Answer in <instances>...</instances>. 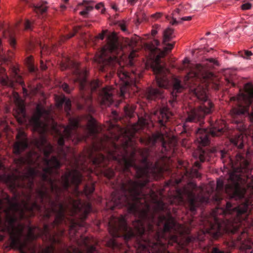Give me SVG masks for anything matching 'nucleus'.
Instances as JSON below:
<instances>
[{
	"label": "nucleus",
	"instance_id": "obj_16",
	"mask_svg": "<svg viewBox=\"0 0 253 253\" xmlns=\"http://www.w3.org/2000/svg\"><path fill=\"white\" fill-rule=\"evenodd\" d=\"M118 76L122 81L120 86V96H124L126 91V86L135 85L136 83V74L135 72L128 73L123 69L118 71Z\"/></svg>",
	"mask_w": 253,
	"mask_h": 253
},
{
	"label": "nucleus",
	"instance_id": "obj_59",
	"mask_svg": "<svg viewBox=\"0 0 253 253\" xmlns=\"http://www.w3.org/2000/svg\"><path fill=\"white\" fill-rule=\"evenodd\" d=\"M248 117L251 122L253 124V111L250 114L248 113Z\"/></svg>",
	"mask_w": 253,
	"mask_h": 253
},
{
	"label": "nucleus",
	"instance_id": "obj_30",
	"mask_svg": "<svg viewBox=\"0 0 253 253\" xmlns=\"http://www.w3.org/2000/svg\"><path fill=\"white\" fill-rule=\"evenodd\" d=\"M63 104H64V109L65 111L68 113L69 111L70 110L71 106V101L69 99L64 97L62 98L58 103V106H61Z\"/></svg>",
	"mask_w": 253,
	"mask_h": 253
},
{
	"label": "nucleus",
	"instance_id": "obj_31",
	"mask_svg": "<svg viewBox=\"0 0 253 253\" xmlns=\"http://www.w3.org/2000/svg\"><path fill=\"white\" fill-rule=\"evenodd\" d=\"M231 142L234 144V145L237 146L238 148L242 149L243 147V143L241 135H239L237 137L231 139Z\"/></svg>",
	"mask_w": 253,
	"mask_h": 253
},
{
	"label": "nucleus",
	"instance_id": "obj_56",
	"mask_svg": "<svg viewBox=\"0 0 253 253\" xmlns=\"http://www.w3.org/2000/svg\"><path fill=\"white\" fill-rule=\"evenodd\" d=\"M9 43L11 46L14 47L16 44L15 40L14 38L10 37L9 39Z\"/></svg>",
	"mask_w": 253,
	"mask_h": 253
},
{
	"label": "nucleus",
	"instance_id": "obj_57",
	"mask_svg": "<svg viewBox=\"0 0 253 253\" xmlns=\"http://www.w3.org/2000/svg\"><path fill=\"white\" fill-rule=\"evenodd\" d=\"M81 97L82 98L84 99L86 101H88L91 100L90 95H88L86 97H85L84 95L82 92L81 93Z\"/></svg>",
	"mask_w": 253,
	"mask_h": 253
},
{
	"label": "nucleus",
	"instance_id": "obj_8",
	"mask_svg": "<svg viewBox=\"0 0 253 253\" xmlns=\"http://www.w3.org/2000/svg\"><path fill=\"white\" fill-rule=\"evenodd\" d=\"M119 50H121V46L118 37L115 33L113 32L107 37V44L94 57L95 61L99 64L98 68L100 71H105V66L113 65L118 62L117 57L111 55V53Z\"/></svg>",
	"mask_w": 253,
	"mask_h": 253
},
{
	"label": "nucleus",
	"instance_id": "obj_38",
	"mask_svg": "<svg viewBox=\"0 0 253 253\" xmlns=\"http://www.w3.org/2000/svg\"><path fill=\"white\" fill-rule=\"evenodd\" d=\"M152 42L154 45L153 46H149V49L152 51H154L157 49V46L159 45L160 43L157 40H154Z\"/></svg>",
	"mask_w": 253,
	"mask_h": 253
},
{
	"label": "nucleus",
	"instance_id": "obj_45",
	"mask_svg": "<svg viewBox=\"0 0 253 253\" xmlns=\"http://www.w3.org/2000/svg\"><path fill=\"white\" fill-rule=\"evenodd\" d=\"M61 87L64 90V91H65L66 92H67L68 93H70L71 91V89H70L69 88V86H68V84H67L66 83L63 84L61 85Z\"/></svg>",
	"mask_w": 253,
	"mask_h": 253
},
{
	"label": "nucleus",
	"instance_id": "obj_28",
	"mask_svg": "<svg viewBox=\"0 0 253 253\" xmlns=\"http://www.w3.org/2000/svg\"><path fill=\"white\" fill-rule=\"evenodd\" d=\"M84 244L87 253H98L96 247L94 245H89V239L87 237L84 238Z\"/></svg>",
	"mask_w": 253,
	"mask_h": 253
},
{
	"label": "nucleus",
	"instance_id": "obj_39",
	"mask_svg": "<svg viewBox=\"0 0 253 253\" xmlns=\"http://www.w3.org/2000/svg\"><path fill=\"white\" fill-rule=\"evenodd\" d=\"M223 187V182L222 180L218 179L216 182V190L217 192H219L221 190H222Z\"/></svg>",
	"mask_w": 253,
	"mask_h": 253
},
{
	"label": "nucleus",
	"instance_id": "obj_13",
	"mask_svg": "<svg viewBox=\"0 0 253 253\" xmlns=\"http://www.w3.org/2000/svg\"><path fill=\"white\" fill-rule=\"evenodd\" d=\"M50 111L45 109L42 106L38 105L36 110L30 119V123L34 126L35 130L43 131L46 126L45 122H42L40 119L42 118L46 121L49 116Z\"/></svg>",
	"mask_w": 253,
	"mask_h": 253
},
{
	"label": "nucleus",
	"instance_id": "obj_32",
	"mask_svg": "<svg viewBox=\"0 0 253 253\" xmlns=\"http://www.w3.org/2000/svg\"><path fill=\"white\" fill-rule=\"evenodd\" d=\"M180 10L179 8L176 9L172 14V21L170 22L172 25L181 23V21L177 20V15L179 14Z\"/></svg>",
	"mask_w": 253,
	"mask_h": 253
},
{
	"label": "nucleus",
	"instance_id": "obj_9",
	"mask_svg": "<svg viewBox=\"0 0 253 253\" xmlns=\"http://www.w3.org/2000/svg\"><path fill=\"white\" fill-rule=\"evenodd\" d=\"M194 93L199 100L203 101L204 104L196 109L191 110L188 113L186 122H201L205 116L212 112L213 104L212 102L207 100L206 90L201 86H198L194 90Z\"/></svg>",
	"mask_w": 253,
	"mask_h": 253
},
{
	"label": "nucleus",
	"instance_id": "obj_29",
	"mask_svg": "<svg viewBox=\"0 0 253 253\" xmlns=\"http://www.w3.org/2000/svg\"><path fill=\"white\" fill-rule=\"evenodd\" d=\"M46 1H41L40 3L34 5V11L37 13L42 14L47 11V7L44 5L46 4Z\"/></svg>",
	"mask_w": 253,
	"mask_h": 253
},
{
	"label": "nucleus",
	"instance_id": "obj_33",
	"mask_svg": "<svg viewBox=\"0 0 253 253\" xmlns=\"http://www.w3.org/2000/svg\"><path fill=\"white\" fill-rule=\"evenodd\" d=\"M101 172L103 173L104 175L108 178H112L114 175L113 170L110 169H101Z\"/></svg>",
	"mask_w": 253,
	"mask_h": 253
},
{
	"label": "nucleus",
	"instance_id": "obj_47",
	"mask_svg": "<svg viewBox=\"0 0 253 253\" xmlns=\"http://www.w3.org/2000/svg\"><path fill=\"white\" fill-rule=\"evenodd\" d=\"M31 60H32V57H29L28 58V64H29V70H30V72H34V70H35L34 67L32 65V64L31 63Z\"/></svg>",
	"mask_w": 253,
	"mask_h": 253
},
{
	"label": "nucleus",
	"instance_id": "obj_42",
	"mask_svg": "<svg viewBox=\"0 0 253 253\" xmlns=\"http://www.w3.org/2000/svg\"><path fill=\"white\" fill-rule=\"evenodd\" d=\"M112 220H114L113 221H116V220H114L116 219V218L114 215L112 216ZM126 220H127V218H126V215L121 214L120 215L119 218H118L117 221H121V222L126 221Z\"/></svg>",
	"mask_w": 253,
	"mask_h": 253
},
{
	"label": "nucleus",
	"instance_id": "obj_11",
	"mask_svg": "<svg viewBox=\"0 0 253 253\" xmlns=\"http://www.w3.org/2000/svg\"><path fill=\"white\" fill-rule=\"evenodd\" d=\"M79 120L77 118H70L69 124L66 127L64 128L63 134L58 140L59 145L62 146L64 144V139H72L76 143L81 140L76 129L78 127Z\"/></svg>",
	"mask_w": 253,
	"mask_h": 253
},
{
	"label": "nucleus",
	"instance_id": "obj_2",
	"mask_svg": "<svg viewBox=\"0 0 253 253\" xmlns=\"http://www.w3.org/2000/svg\"><path fill=\"white\" fill-rule=\"evenodd\" d=\"M134 132L125 137L121 146L117 145L108 136H104L100 143L94 144L88 150L87 155L92 159L93 164L98 167H105L108 164L109 160L117 161L121 166L124 171L133 167L138 178L143 180L132 181L126 180L119 182L115 186V191L111 195V202L106 204V209L114 210L115 207L120 208L128 206V211L136 214L142 219L149 218L150 206L153 204L154 211H162L165 204L161 200V193H157L150 190L148 194H144V186L149 178H154L163 171L169 169L167 163L169 159L162 157L154 164L147 161L149 152L148 149H139L138 152L142 157L141 166L135 165V151L132 150L128 154L127 147L132 144V138Z\"/></svg>",
	"mask_w": 253,
	"mask_h": 253
},
{
	"label": "nucleus",
	"instance_id": "obj_18",
	"mask_svg": "<svg viewBox=\"0 0 253 253\" xmlns=\"http://www.w3.org/2000/svg\"><path fill=\"white\" fill-rule=\"evenodd\" d=\"M5 69L4 68L0 69V83L2 85H7L10 87H13L14 83H19L23 84L24 82L22 80L21 77L17 74L15 72L12 77V79H9L7 75H4Z\"/></svg>",
	"mask_w": 253,
	"mask_h": 253
},
{
	"label": "nucleus",
	"instance_id": "obj_3",
	"mask_svg": "<svg viewBox=\"0 0 253 253\" xmlns=\"http://www.w3.org/2000/svg\"><path fill=\"white\" fill-rule=\"evenodd\" d=\"M132 223V227L127 222H107V226L113 238L123 237L127 244L134 239V248L138 253H166L167 245H180L184 240L190 243L195 240L203 241L209 236L216 239L225 233L249 234L245 229L240 231L238 225L235 224L239 222H201L194 237L190 236L193 222H188L187 225L180 222Z\"/></svg>",
	"mask_w": 253,
	"mask_h": 253
},
{
	"label": "nucleus",
	"instance_id": "obj_20",
	"mask_svg": "<svg viewBox=\"0 0 253 253\" xmlns=\"http://www.w3.org/2000/svg\"><path fill=\"white\" fill-rule=\"evenodd\" d=\"M24 132L19 131L16 137L19 140L14 145V153L19 154L21 151L24 150L27 147V140Z\"/></svg>",
	"mask_w": 253,
	"mask_h": 253
},
{
	"label": "nucleus",
	"instance_id": "obj_49",
	"mask_svg": "<svg viewBox=\"0 0 253 253\" xmlns=\"http://www.w3.org/2000/svg\"><path fill=\"white\" fill-rule=\"evenodd\" d=\"M167 45L166 47H165L164 48V50L167 52L168 51H170L173 47L174 44L172 43H168L166 44Z\"/></svg>",
	"mask_w": 253,
	"mask_h": 253
},
{
	"label": "nucleus",
	"instance_id": "obj_63",
	"mask_svg": "<svg viewBox=\"0 0 253 253\" xmlns=\"http://www.w3.org/2000/svg\"><path fill=\"white\" fill-rule=\"evenodd\" d=\"M41 68L42 70H45L46 69V65L44 64L43 61H41Z\"/></svg>",
	"mask_w": 253,
	"mask_h": 253
},
{
	"label": "nucleus",
	"instance_id": "obj_24",
	"mask_svg": "<svg viewBox=\"0 0 253 253\" xmlns=\"http://www.w3.org/2000/svg\"><path fill=\"white\" fill-rule=\"evenodd\" d=\"M162 91L161 89L149 87L146 91V97L149 100H153L157 97H161Z\"/></svg>",
	"mask_w": 253,
	"mask_h": 253
},
{
	"label": "nucleus",
	"instance_id": "obj_19",
	"mask_svg": "<svg viewBox=\"0 0 253 253\" xmlns=\"http://www.w3.org/2000/svg\"><path fill=\"white\" fill-rule=\"evenodd\" d=\"M32 142L40 150H43L45 158L48 157L52 151V146L47 144L45 137L42 135L39 138L34 139Z\"/></svg>",
	"mask_w": 253,
	"mask_h": 253
},
{
	"label": "nucleus",
	"instance_id": "obj_54",
	"mask_svg": "<svg viewBox=\"0 0 253 253\" xmlns=\"http://www.w3.org/2000/svg\"><path fill=\"white\" fill-rule=\"evenodd\" d=\"M19 112L21 113V115L22 116H24V115L25 114V109H24V106H23V105L21 103L19 104Z\"/></svg>",
	"mask_w": 253,
	"mask_h": 253
},
{
	"label": "nucleus",
	"instance_id": "obj_62",
	"mask_svg": "<svg viewBox=\"0 0 253 253\" xmlns=\"http://www.w3.org/2000/svg\"><path fill=\"white\" fill-rule=\"evenodd\" d=\"M103 7V4L102 3V2H100V3H97L96 5H95V8L97 9H100V8Z\"/></svg>",
	"mask_w": 253,
	"mask_h": 253
},
{
	"label": "nucleus",
	"instance_id": "obj_58",
	"mask_svg": "<svg viewBox=\"0 0 253 253\" xmlns=\"http://www.w3.org/2000/svg\"><path fill=\"white\" fill-rule=\"evenodd\" d=\"M93 9V7L92 6H86L85 8V11L86 12L87 14L88 13L89 11H91Z\"/></svg>",
	"mask_w": 253,
	"mask_h": 253
},
{
	"label": "nucleus",
	"instance_id": "obj_41",
	"mask_svg": "<svg viewBox=\"0 0 253 253\" xmlns=\"http://www.w3.org/2000/svg\"><path fill=\"white\" fill-rule=\"evenodd\" d=\"M207 155V152L204 150H201L199 155V158L201 162H204L206 159V156Z\"/></svg>",
	"mask_w": 253,
	"mask_h": 253
},
{
	"label": "nucleus",
	"instance_id": "obj_40",
	"mask_svg": "<svg viewBox=\"0 0 253 253\" xmlns=\"http://www.w3.org/2000/svg\"><path fill=\"white\" fill-rule=\"evenodd\" d=\"M136 56V52L134 50L131 51L129 56V64L130 66H132L133 65V59Z\"/></svg>",
	"mask_w": 253,
	"mask_h": 253
},
{
	"label": "nucleus",
	"instance_id": "obj_23",
	"mask_svg": "<svg viewBox=\"0 0 253 253\" xmlns=\"http://www.w3.org/2000/svg\"><path fill=\"white\" fill-rule=\"evenodd\" d=\"M160 115L159 123L161 126H165V124L168 121L172 114L167 107H164L160 109Z\"/></svg>",
	"mask_w": 253,
	"mask_h": 253
},
{
	"label": "nucleus",
	"instance_id": "obj_22",
	"mask_svg": "<svg viewBox=\"0 0 253 253\" xmlns=\"http://www.w3.org/2000/svg\"><path fill=\"white\" fill-rule=\"evenodd\" d=\"M183 89V86L181 84L180 81L177 79H174L173 82V90L171 92L173 99L169 100V103L171 106H173V104L175 102L177 96L176 94L181 92Z\"/></svg>",
	"mask_w": 253,
	"mask_h": 253
},
{
	"label": "nucleus",
	"instance_id": "obj_52",
	"mask_svg": "<svg viewBox=\"0 0 253 253\" xmlns=\"http://www.w3.org/2000/svg\"><path fill=\"white\" fill-rule=\"evenodd\" d=\"M221 159L223 160L227 155V152L224 150H220L219 152Z\"/></svg>",
	"mask_w": 253,
	"mask_h": 253
},
{
	"label": "nucleus",
	"instance_id": "obj_44",
	"mask_svg": "<svg viewBox=\"0 0 253 253\" xmlns=\"http://www.w3.org/2000/svg\"><path fill=\"white\" fill-rule=\"evenodd\" d=\"M206 61H209L210 63H211L213 65H215L217 66H219V63L218 61L215 58H208L206 59Z\"/></svg>",
	"mask_w": 253,
	"mask_h": 253
},
{
	"label": "nucleus",
	"instance_id": "obj_46",
	"mask_svg": "<svg viewBox=\"0 0 253 253\" xmlns=\"http://www.w3.org/2000/svg\"><path fill=\"white\" fill-rule=\"evenodd\" d=\"M80 29V27H78L75 28L74 30V32L67 35L66 37V39H69L73 37L75 35V34L77 32L78 30H79Z\"/></svg>",
	"mask_w": 253,
	"mask_h": 253
},
{
	"label": "nucleus",
	"instance_id": "obj_43",
	"mask_svg": "<svg viewBox=\"0 0 253 253\" xmlns=\"http://www.w3.org/2000/svg\"><path fill=\"white\" fill-rule=\"evenodd\" d=\"M137 42V40L134 39L127 40L128 45L132 47L136 45Z\"/></svg>",
	"mask_w": 253,
	"mask_h": 253
},
{
	"label": "nucleus",
	"instance_id": "obj_26",
	"mask_svg": "<svg viewBox=\"0 0 253 253\" xmlns=\"http://www.w3.org/2000/svg\"><path fill=\"white\" fill-rule=\"evenodd\" d=\"M174 37L173 29L170 28H167L163 32V43L166 44L167 42L170 41Z\"/></svg>",
	"mask_w": 253,
	"mask_h": 253
},
{
	"label": "nucleus",
	"instance_id": "obj_7",
	"mask_svg": "<svg viewBox=\"0 0 253 253\" xmlns=\"http://www.w3.org/2000/svg\"><path fill=\"white\" fill-rule=\"evenodd\" d=\"M231 100L238 102V106L230 111L232 122L237 125L236 128L240 131H244L247 129V126L243 123V117L246 113H248L249 106L253 102V84H246L244 92L232 97Z\"/></svg>",
	"mask_w": 253,
	"mask_h": 253
},
{
	"label": "nucleus",
	"instance_id": "obj_48",
	"mask_svg": "<svg viewBox=\"0 0 253 253\" xmlns=\"http://www.w3.org/2000/svg\"><path fill=\"white\" fill-rule=\"evenodd\" d=\"M252 4L250 3L247 2L242 5L241 8L243 10H248L251 9Z\"/></svg>",
	"mask_w": 253,
	"mask_h": 253
},
{
	"label": "nucleus",
	"instance_id": "obj_61",
	"mask_svg": "<svg viewBox=\"0 0 253 253\" xmlns=\"http://www.w3.org/2000/svg\"><path fill=\"white\" fill-rule=\"evenodd\" d=\"M245 54L247 57H250L253 55L252 51L249 50L245 51Z\"/></svg>",
	"mask_w": 253,
	"mask_h": 253
},
{
	"label": "nucleus",
	"instance_id": "obj_64",
	"mask_svg": "<svg viewBox=\"0 0 253 253\" xmlns=\"http://www.w3.org/2000/svg\"><path fill=\"white\" fill-rule=\"evenodd\" d=\"M194 167L198 168H200L201 167V164L199 162L196 161L194 163Z\"/></svg>",
	"mask_w": 253,
	"mask_h": 253
},
{
	"label": "nucleus",
	"instance_id": "obj_10",
	"mask_svg": "<svg viewBox=\"0 0 253 253\" xmlns=\"http://www.w3.org/2000/svg\"><path fill=\"white\" fill-rule=\"evenodd\" d=\"M166 53L164 50L161 51L156 56L154 61L151 64V68L155 74L158 85L161 88H168L169 85V80L167 77L169 70L161 64L160 59L164 57L166 55Z\"/></svg>",
	"mask_w": 253,
	"mask_h": 253
},
{
	"label": "nucleus",
	"instance_id": "obj_25",
	"mask_svg": "<svg viewBox=\"0 0 253 253\" xmlns=\"http://www.w3.org/2000/svg\"><path fill=\"white\" fill-rule=\"evenodd\" d=\"M86 129L88 132V136L95 135L97 132L96 121L95 119L90 117L86 126Z\"/></svg>",
	"mask_w": 253,
	"mask_h": 253
},
{
	"label": "nucleus",
	"instance_id": "obj_21",
	"mask_svg": "<svg viewBox=\"0 0 253 253\" xmlns=\"http://www.w3.org/2000/svg\"><path fill=\"white\" fill-rule=\"evenodd\" d=\"M113 91L110 87L103 88L100 94V102L102 105L109 106L113 102Z\"/></svg>",
	"mask_w": 253,
	"mask_h": 253
},
{
	"label": "nucleus",
	"instance_id": "obj_50",
	"mask_svg": "<svg viewBox=\"0 0 253 253\" xmlns=\"http://www.w3.org/2000/svg\"><path fill=\"white\" fill-rule=\"evenodd\" d=\"M190 174L192 176L198 177L199 176L198 170L195 169H192L191 170Z\"/></svg>",
	"mask_w": 253,
	"mask_h": 253
},
{
	"label": "nucleus",
	"instance_id": "obj_60",
	"mask_svg": "<svg viewBox=\"0 0 253 253\" xmlns=\"http://www.w3.org/2000/svg\"><path fill=\"white\" fill-rule=\"evenodd\" d=\"M157 33H158V30H157V28H154L151 30V35H152V36H155Z\"/></svg>",
	"mask_w": 253,
	"mask_h": 253
},
{
	"label": "nucleus",
	"instance_id": "obj_36",
	"mask_svg": "<svg viewBox=\"0 0 253 253\" xmlns=\"http://www.w3.org/2000/svg\"><path fill=\"white\" fill-rule=\"evenodd\" d=\"M99 84L98 81H93L89 84V87L91 91L95 90V89L99 86Z\"/></svg>",
	"mask_w": 253,
	"mask_h": 253
},
{
	"label": "nucleus",
	"instance_id": "obj_4",
	"mask_svg": "<svg viewBox=\"0 0 253 253\" xmlns=\"http://www.w3.org/2000/svg\"><path fill=\"white\" fill-rule=\"evenodd\" d=\"M24 222H0V230L8 234L11 246L14 248H19L21 244L20 239L26 235L29 239L34 240L38 237L44 236L48 238L53 242H58L56 236L59 237L64 235L65 230L61 228L60 224L62 222H50L53 228L50 229L49 225L43 222L42 227L34 226L32 222H28L27 225ZM3 237L0 235V240Z\"/></svg>",
	"mask_w": 253,
	"mask_h": 253
},
{
	"label": "nucleus",
	"instance_id": "obj_27",
	"mask_svg": "<svg viewBox=\"0 0 253 253\" xmlns=\"http://www.w3.org/2000/svg\"><path fill=\"white\" fill-rule=\"evenodd\" d=\"M68 228L69 230L70 234H75L78 232V228L79 227L84 225V223L85 222H68Z\"/></svg>",
	"mask_w": 253,
	"mask_h": 253
},
{
	"label": "nucleus",
	"instance_id": "obj_5",
	"mask_svg": "<svg viewBox=\"0 0 253 253\" xmlns=\"http://www.w3.org/2000/svg\"><path fill=\"white\" fill-rule=\"evenodd\" d=\"M230 161L233 171L230 173L225 190L231 198L241 199L244 196L246 189L245 179L242 177L240 172L247 171L249 163L240 154L236 155L234 161L231 159Z\"/></svg>",
	"mask_w": 253,
	"mask_h": 253
},
{
	"label": "nucleus",
	"instance_id": "obj_51",
	"mask_svg": "<svg viewBox=\"0 0 253 253\" xmlns=\"http://www.w3.org/2000/svg\"><path fill=\"white\" fill-rule=\"evenodd\" d=\"M108 32L107 30H103L101 33H100L97 36V38L102 40L104 38L105 34Z\"/></svg>",
	"mask_w": 253,
	"mask_h": 253
},
{
	"label": "nucleus",
	"instance_id": "obj_53",
	"mask_svg": "<svg viewBox=\"0 0 253 253\" xmlns=\"http://www.w3.org/2000/svg\"><path fill=\"white\" fill-rule=\"evenodd\" d=\"M192 19V16H186L178 19V21H181V23L183 21H190Z\"/></svg>",
	"mask_w": 253,
	"mask_h": 253
},
{
	"label": "nucleus",
	"instance_id": "obj_6",
	"mask_svg": "<svg viewBox=\"0 0 253 253\" xmlns=\"http://www.w3.org/2000/svg\"><path fill=\"white\" fill-rule=\"evenodd\" d=\"M213 189L211 183L197 187L194 183L190 182L183 188L177 189L176 196L180 201H183L184 197H186L190 210L195 211L202 204L208 202L210 194Z\"/></svg>",
	"mask_w": 253,
	"mask_h": 253
},
{
	"label": "nucleus",
	"instance_id": "obj_15",
	"mask_svg": "<svg viewBox=\"0 0 253 253\" xmlns=\"http://www.w3.org/2000/svg\"><path fill=\"white\" fill-rule=\"evenodd\" d=\"M71 67H73L75 69L74 74H75L76 77L75 81L78 82L79 83L80 90H83L84 89L86 85V71H80L78 68V64L70 59H67L66 63H63L61 65V68L62 70Z\"/></svg>",
	"mask_w": 253,
	"mask_h": 253
},
{
	"label": "nucleus",
	"instance_id": "obj_17",
	"mask_svg": "<svg viewBox=\"0 0 253 253\" xmlns=\"http://www.w3.org/2000/svg\"><path fill=\"white\" fill-rule=\"evenodd\" d=\"M232 204L230 202L226 203L227 210L230 211L233 210V212L234 214H235L238 221H242L248 219L249 216L248 213V207L246 203L241 204L233 209H232Z\"/></svg>",
	"mask_w": 253,
	"mask_h": 253
},
{
	"label": "nucleus",
	"instance_id": "obj_12",
	"mask_svg": "<svg viewBox=\"0 0 253 253\" xmlns=\"http://www.w3.org/2000/svg\"><path fill=\"white\" fill-rule=\"evenodd\" d=\"M225 131L223 127H218L215 125L209 129L199 128L197 131L196 141L200 146H206L210 144L209 137L218 136Z\"/></svg>",
	"mask_w": 253,
	"mask_h": 253
},
{
	"label": "nucleus",
	"instance_id": "obj_37",
	"mask_svg": "<svg viewBox=\"0 0 253 253\" xmlns=\"http://www.w3.org/2000/svg\"><path fill=\"white\" fill-rule=\"evenodd\" d=\"M124 109L126 116L129 117H131L132 116L134 112L133 108H130L128 106H125Z\"/></svg>",
	"mask_w": 253,
	"mask_h": 253
},
{
	"label": "nucleus",
	"instance_id": "obj_14",
	"mask_svg": "<svg viewBox=\"0 0 253 253\" xmlns=\"http://www.w3.org/2000/svg\"><path fill=\"white\" fill-rule=\"evenodd\" d=\"M211 66L207 64H196L195 65L190 64L189 68L190 71L185 77V80H188L190 78L197 77L208 79L212 76L211 72L209 71V69Z\"/></svg>",
	"mask_w": 253,
	"mask_h": 253
},
{
	"label": "nucleus",
	"instance_id": "obj_55",
	"mask_svg": "<svg viewBox=\"0 0 253 253\" xmlns=\"http://www.w3.org/2000/svg\"><path fill=\"white\" fill-rule=\"evenodd\" d=\"M211 253H224V252L220 251L217 248H213Z\"/></svg>",
	"mask_w": 253,
	"mask_h": 253
},
{
	"label": "nucleus",
	"instance_id": "obj_1",
	"mask_svg": "<svg viewBox=\"0 0 253 253\" xmlns=\"http://www.w3.org/2000/svg\"><path fill=\"white\" fill-rule=\"evenodd\" d=\"M17 165L23 164L36 165L43 172L42 179L47 181L50 189H48L44 184L37 188L34 199H32L31 188L34 177L40 174L37 168H29L22 175L3 174L0 176V180L4 181L13 192V196L10 199L6 195L0 200V211L3 210L7 216L6 221H16L15 212H19L20 216H25V211H44V216L49 217L53 213L56 214V220H64L66 213L71 215L76 214L82 220L85 219L91 210L89 203L82 204L80 200L68 197L62 202L60 196L63 190H66L70 184L78 185L82 180V175L77 170L66 172L61 177L59 186L48 174L53 172V169L60 167L57 159L53 156L49 160L42 158L38 153L30 152L26 157L14 160Z\"/></svg>",
	"mask_w": 253,
	"mask_h": 253
},
{
	"label": "nucleus",
	"instance_id": "obj_34",
	"mask_svg": "<svg viewBox=\"0 0 253 253\" xmlns=\"http://www.w3.org/2000/svg\"><path fill=\"white\" fill-rule=\"evenodd\" d=\"M94 186L93 184H90L89 185H86L85 186L84 188V192L86 195H88L92 193L94 190Z\"/></svg>",
	"mask_w": 253,
	"mask_h": 253
},
{
	"label": "nucleus",
	"instance_id": "obj_35",
	"mask_svg": "<svg viewBox=\"0 0 253 253\" xmlns=\"http://www.w3.org/2000/svg\"><path fill=\"white\" fill-rule=\"evenodd\" d=\"M108 245L109 247L113 248H118L120 247L119 244L118 243V242L116 241L115 239H111L108 242Z\"/></svg>",
	"mask_w": 253,
	"mask_h": 253
}]
</instances>
